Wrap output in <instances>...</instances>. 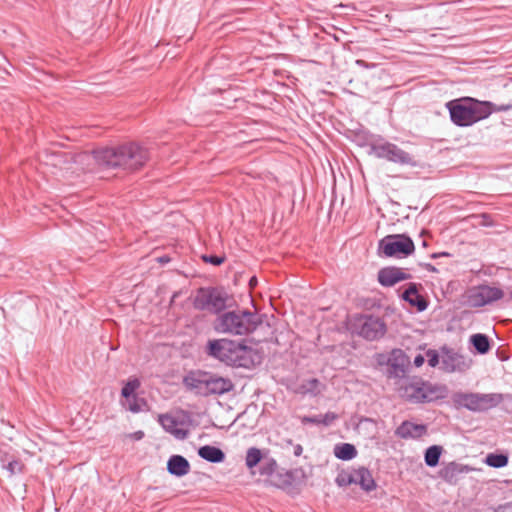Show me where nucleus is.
<instances>
[{"instance_id": "nucleus-7", "label": "nucleus", "mask_w": 512, "mask_h": 512, "mask_svg": "<svg viewBox=\"0 0 512 512\" xmlns=\"http://www.w3.org/2000/svg\"><path fill=\"white\" fill-rule=\"evenodd\" d=\"M379 248L387 257H401L412 254L415 246L408 236L396 234L384 237Z\"/></svg>"}, {"instance_id": "nucleus-3", "label": "nucleus", "mask_w": 512, "mask_h": 512, "mask_svg": "<svg viewBox=\"0 0 512 512\" xmlns=\"http://www.w3.org/2000/svg\"><path fill=\"white\" fill-rule=\"evenodd\" d=\"M446 107L452 122L458 126H470L487 118L493 111L492 103L479 102L470 97L449 101Z\"/></svg>"}, {"instance_id": "nucleus-39", "label": "nucleus", "mask_w": 512, "mask_h": 512, "mask_svg": "<svg viewBox=\"0 0 512 512\" xmlns=\"http://www.w3.org/2000/svg\"><path fill=\"white\" fill-rule=\"evenodd\" d=\"M302 451H303L302 447L300 445H297L296 448H295L294 454L296 456H300Z\"/></svg>"}, {"instance_id": "nucleus-1", "label": "nucleus", "mask_w": 512, "mask_h": 512, "mask_svg": "<svg viewBox=\"0 0 512 512\" xmlns=\"http://www.w3.org/2000/svg\"><path fill=\"white\" fill-rule=\"evenodd\" d=\"M148 160V151L134 142L103 148L95 151L94 154L81 153L73 158V162L77 166L74 171L90 170L91 163L96 161L104 167L121 168L134 172L143 168Z\"/></svg>"}, {"instance_id": "nucleus-25", "label": "nucleus", "mask_w": 512, "mask_h": 512, "mask_svg": "<svg viewBox=\"0 0 512 512\" xmlns=\"http://www.w3.org/2000/svg\"><path fill=\"white\" fill-rule=\"evenodd\" d=\"M123 399L124 400L122 401V405L133 413L140 412L142 410L143 405L145 404L144 400L138 398L136 394L129 398Z\"/></svg>"}, {"instance_id": "nucleus-29", "label": "nucleus", "mask_w": 512, "mask_h": 512, "mask_svg": "<svg viewBox=\"0 0 512 512\" xmlns=\"http://www.w3.org/2000/svg\"><path fill=\"white\" fill-rule=\"evenodd\" d=\"M277 468V463L273 458H266L264 459V462L261 466L260 473L263 475H271L275 472Z\"/></svg>"}, {"instance_id": "nucleus-34", "label": "nucleus", "mask_w": 512, "mask_h": 512, "mask_svg": "<svg viewBox=\"0 0 512 512\" xmlns=\"http://www.w3.org/2000/svg\"><path fill=\"white\" fill-rule=\"evenodd\" d=\"M426 357H427L428 364L431 367H435L439 363V357L435 350H428L426 352Z\"/></svg>"}, {"instance_id": "nucleus-4", "label": "nucleus", "mask_w": 512, "mask_h": 512, "mask_svg": "<svg viewBox=\"0 0 512 512\" xmlns=\"http://www.w3.org/2000/svg\"><path fill=\"white\" fill-rule=\"evenodd\" d=\"M262 323L259 315L246 310L229 311L220 314L214 323L219 333L246 335L252 333Z\"/></svg>"}, {"instance_id": "nucleus-41", "label": "nucleus", "mask_w": 512, "mask_h": 512, "mask_svg": "<svg viewBox=\"0 0 512 512\" xmlns=\"http://www.w3.org/2000/svg\"><path fill=\"white\" fill-rule=\"evenodd\" d=\"M251 287H254L257 284V280L255 277H252L249 282Z\"/></svg>"}, {"instance_id": "nucleus-14", "label": "nucleus", "mask_w": 512, "mask_h": 512, "mask_svg": "<svg viewBox=\"0 0 512 512\" xmlns=\"http://www.w3.org/2000/svg\"><path fill=\"white\" fill-rule=\"evenodd\" d=\"M234 388L233 382L229 378L209 374L207 383V396L210 394H224Z\"/></svg>"}, {"instance_id": "nucleus-33", "label": "nucleus", "mask_w": 512, "mask_h": 512, "mask_svg": "<svg viewBox=\"0 0 512 512\" xmlns=\"http://www.w3.org/2000/svg\"><path fill=\"white\" fill-rule=\"evenodd\" d=\"M338 418V415L334 412H327L324 415H320V424L323 425H330L332 422H334Z\"/></svg>"}, {"instance_id": "nucleus-30", "label": "nucleus", "mask_w": 512, "mask_h": 512, "mask_svg": "<svg viewBox=\"0 0 512 512\" xmlns=\"http://www.w3.org/2000/svg\"><path fill=\"white\" fill-rule=\"evenodd\" d=\"M354 481H355V479H354L353 471L341 472L336 478V483L339 486H348V485L354 484Z\"/></svg>"}, {"instance_id": "nucleus-12", "label": "nucleus", "mask_w": 512, "mask_h": 512, "mask_svg": "<svg viewBox=\"0 0 512 512\" xmlns=\"http://www.w3.org/2000/svg\"><path fill=\"white\" fill-rule=\"evenodd\" d=\"M409 278V275L397 267H386L378 272V281L382 286L390 287Z\"/></svg>"}, {"instance_id": "nucleus-38", "label": "nucleus", "mask_w": 512, "mask_h": 512, "mask_svg": "<svg viewBox=\"0 0 512 512\" xmlns=\"http://www.w3.org/2000/svg\"><path fill=\"white\" fill-rule=\"evenodd\" d=\"M425 362V358L422 355H417L414 359V365L416 367H421Z\"/></svg>"}, {"instance_id": "nucleus-19", "label": "nucleus", "mask_w": 512, "mask_h": 512, "mask_svg": "<svg viewBox=\"0 0 512 512\" xmlns=\"http://www.w3.org/2000/svg\"><path fill=\"white\" fill-rule=\"evenodd\" d=\"M268 451L264 452L257 447H250L245 455V465L252 472L253 469L260 464L264 459Z\"/></svg>"}, {"instance_id": "nucleus-13", "label": "nucleus", "mask_w": 512, "mask_h": 512, "mask_svg": "<svg viewBox=\"0 0 512 512\" xmlns=\"http://www.w3.org/2000/svg\"><path fill=\"white\" fill-rule=\"evenodd\" d=\"M208 376L209 373L206 372H192L184 378V384L187 388L207 396Z\"/></svg>"}, {"instance_id": "nucleus-28", "label": "nucleus", "mask_w": 512, "mask_h": 512, "mask_svg": "<svg viewBox=\"0 0 512 512\" xmlns=\"http://www.w3.org/2000/svg\"><path fill=\"white\" fill-rule=\"evenodd\" d=\"M407 398L415 400V401H421L425 398V395L421 388H417L414 385H409L405 387V394Z\"/></svg>"}, {"instance_id": "nucleus-24", "label": "nucleus", "mask_w": 512, "mask_h": 512, "mask_svg": "<svg viewBox=\"0 0 512 512\" xmlns=\"http://www.w3.org/2000/svg\"><path fill=\"white\" fill-rule=\"evenodd\" d=\"M471 342L473 344V346L475 347V349L481 353V354H485L489 351L490 349V344H489V339L486 335L484 334H474L471 336Z\"/></svg>"}, {"instance_id": "nucleus-23", "label": "nucleus", "mask_w": 512, "mask_h": 512, "mask_svg": "<svg viewBox=\"0 0 512 512\" xmlns=\"http://www.w3.org/2000/svg\"><path fill=\"white\" fill-rule=\"evenodd\" d=\"M443 448L439 445L430 446L424 455L425 463L430 467H435L439 463Z\"/></svg>"}, {"instance_id": "nucleus-36", "label": "nucleus", "mask_w": 512, "mask_h": 512, "mask_svg": "<svg viewBox=\"0 0 512 512\" xmlns=\"http://www.w3.org/2000/svg\"><path fill=\"white\" fill-rule=\"evenodd\" d=\"M301 421L303 424H307V423L320 424V416H315V417L305 416L301 419Z\"/></svg>"}, {"instance_id": "nucleus-31", "label": "nucleus", "mask_w": 512, "mask_h": 512, "mask_svg": "<svg viewBox=\"0 0 512 512\" xmlns=\"http://www.w3.org/2000/svg\"><path fill=\"white\" fill-rule=\"evenodd\" d=\"M321 387H322L321 383L316 378L308 380L306 382V384L304 385V388L307 392H311L314 394L320 393Z\"/></svg>"}, {"instance_id": "nucleus-6", "label": "nucleus", "mask_w": 512, "mask_h": 512, "mask_svg": "<svg viewBox=\"0 0 512 512\" xmlns=\"http://www.w3.org/2000/svg\"><path fill=\"white\" fill-rule=\"evenodd\" d=\"M503 401L500 393H464L458 396V403L468 410L481 412L498 406Z\"/></svg>"}, {"instance_id": "nucleus-42", "label": "nucleus", "mask_w": 512, "mask_h": 512, "mask_svg": "<svg viewBox=\"0 0 512 512\" xmlns=\"http://www.w3.org/2000/svg\"><path fill=\"white\" fill-rule=\"evenodd\" d=\"M439 255H440V256H448V255H449V253L444 252V253H441V254H439Z\"/></svg>"}, {"instance_id": "nucleus-26", "label": "nucleus", "mask_w": 512, "mask_h": 512, "mask_svg": "<svg viewBox=\"0 0 512 512\" xmlns=\"http://www.w3.org/2000/svg\"><path fill=\"white\" fill-rule=\"evenodd\" d=\"M140 387V381L137 378H130L121 390L122 398H129L136 394L137 389Z\"/></svg>"}, {"instance_id": "nucleus-21", "label": "nucleus", "mask_w": 512, "mask_h": 512, "mask_svg": "<svg viewBox=\"0 0 512 512\" xmlns=\"http://www.w3.org/2000/svg\"><path fill=\"white\" fill-rule=\"evenodd\" d=\"M198 454L201 458L213 463L222 462L225 458V455L221 449L210 445L201 447L198 450Z\"/></svg>"}, {"instance_id": "nucleus-11", "label": "nucleus", "mask_w": 512, "mask_h": 512, "mask_svg": "<svg viewBox=\"0 0 512 512\" xmlns=\"http://www.w3.org/2000/svg\"><path fill=\"white\" fill-rule=\"evenodd\" d=\"M408 366L409 358L402 350L395 349L391 352L388 358V367L390 374L396 377L402 376L405 374Z\"/></svg>"}, {"instance_id": "nucleus-5", "label": "nucleus", "mask_w": 512, "mask_h": 512, "mask_svg": "<svg viewBox=\"0 0 512 512\" xmlns=\"http://www.w3.org/2000/svg\"><path fill=\"white\" fill-rule=\"evenodd\" d=\"M229 297L216 289L200 288L193 299V306L197 310H209L218 313L227 308Z\"/></svg>"}, {"instance_id": "nucleus-2", "label": "nucleus", "mask_w": 512, "mask_h": 512, "mask_svg": "<svg viewBox=\"0 0 512 512\" xmlns=\"http://www.w3.org/2000/svg\"><path fill=\"white\" fill-rule=\"evenodd\" d=\"M207 349L210 356L231 366L249 368L259 359L252 348L226 338L210 340Z\"/></svg>"}, {"instance_id": "nucleus-22", "label": "nucleus", "mask_w": 512, "mask_h": 512, "mask_svg": "<svg viewBox=\"0 0 512 512\" xmlns=\"http://www.w3.org/2000/svg\"><path fill=\"white\" fill-rule=\"evenodd\" d=\"M334 455L341 460H351L356 457L357 450L350 443H342L335 446Z\"/></svg>"}, {"instance_id": "nucleus-16", "label": "nucleus", "mask_w": 512, "mask_h": 512, "mask_svg": "<svg viewBox=\"0 0 512 512\" xmlns=\"http://www.w3.org/2000/svg\"><path fill=\"white\" fill-rule=\"evenodd\" d=\"M159 422L167 432L171 433L177 439L186 438L188 434L187 430L180 428L176 419L171 415H160Z\"/></svg>"}, {"instance_id": "nucleus-18", "label": "nucleus", "mask_w": 512, "mask_h": 512, "mask_svg": "<svg viewBox=\"0 0 512 512\" xmlns=\"http://www.w3.org/2000/svg\"><path fill=\"white\" fill-rule=\"evenodd\" d=\"M353 475L355 479L354 484L360 485L363 490L372 491L376 488V483L368 469L360 467L353 470Z\"/></svg>"}, {"instance_id": "nucleus-17", "label": "nucleus", "mask_w": 512, "mask_h": 512, "mask_svg": "<svg viewBox=\"0 0 512 512\" xmlns=\"http://www.w3.org/2000/svg\"><path fill=\"white\" fill-rule=\"evenodd\" d=\"M167 470L173 475L184 476L188 474L190 464L183 456L173 455L167 462Z\"/></svg>"}, {"instance_id": "nucleus-40", "label": "nucleus", "mask_w": 512, "mask_h": 512, "mask_svg": "<svg viewBox=\"0 0 512 512\" xmlns=\"http://www.w3.org/2000/svg\"><path fill=\"white\" fill-rule=\"evenodd\" d=\"M356 64L363 66V67H368V64L364 60H357Z\"/></svg>"}, {"instance_id": "nucleus-15", "label": "nucleus", "mask_w": 512, "mask_h": 512, "mask_svg": "<svg viewBox=\"0 0 512 512\" xmlns=\"http://www.w3.org/2000/svg\"><path fill=\"white\" fill-rule=\"evenodd\" d=\"M396 435L403 439H418L427 433V427L422 424H415L404 421L395 431Z\"/></svg>"}, {"instance_id": "nucleus-10", "label": "nucleus", "mask_w": 512, "mask_h": 512, "mask_svg": "<svg viewBox=\"0 0 512 512\" xmlns=\"http://www.w3.org/2000/svg\"><path fill=\"white\" fill-rule=\"evenodd\" d=\"M386 332L384 322L376 317H367L362 323L360 335L368 340H375L382 337Z\"/></svg>"}, {"instance_id": "nucleus-9", "label": "nucleus", "mask_w": 512, "mask_h": 512, "mask_svg": "<svg viewBox=\"0 0 512 512\" xmlns=\"http://www.w3.org/2000/svg\"><path fill=\"white\" fill-rule=\"evenodd\" d=\"M375 154L379 158L399 164H413L412 157L405 151L391 143H385L374 147Z\"/></svg>"}, {"instance_id": "nucleus-35", "label": "nucleus", "mask_w": 512, "mask_h": 512, "mask_svg": "<svg viewBox=\"0 0 512 512\" xmlns=\"http://www.w3.org/2000/svg\"><path fill=\"white\" fill-rule=\"evenodd\" d=\"M203 259L205 262H209L213 265H220L224 261V258L217 256H204Z\"/></svg>"}, {"instance_id": "nucleus-43", "label": "nucleus", "mask_w": 512, "mask_h": 512, "mask_svg": "<svg viewBox=\"0 0 512 512\" xmlns=\"http://www.w3.org/2000/svg\"><path fill=\"white\" fill-rule=\"evenodd\" d=\"M65 169H71L72 167L69 165L64 166Z\"/></svg>"}, {"instance_id": "nucleus-37", "label": "nucleus", "mask_w": 512, "mask_h": 512, "mask_svg": "<svg viewBox=\"0 0 512 512\" xmlns=\"http://www.w3.org/2000/svg\"><path fill=\"white\" fill-rule=\"evenodd\" d=\"M129 438L133 439V440H141L143 437H144V432L143 431H136L134 433H131L128 435Z\"/></svg>"}, {"instance_id": "nucleus-20", "label": "nucleus", "mask_w": 512, "mask_h": 512, "mask_svg": "<svg viewBox=\"0 0 512 512\" xmlns=\"http://www.w3.org/2000/svg\"><path fill=\"white\" fill-rule=\"evenodd\" d=\"M403 298L411 305L416 306L419 311H423L427 307L426 301L419 295L415 284H410L409 288L404 292Z\"/></svg>"}, {"instance_id": "nucleus-27", "label": "nucleus", "mask_w": 512, "mask_h": 512, "mask_svg": "<svg viewBox=\"0 0 512 512\" xmlns=\"http://www.w3.org/2000/svg\"><path fill=\"white\" fill-rule=\"evenodd\" d=\"M486 463L491 467L500 468L508 463V458L502 454H489Z\"/></svg>"}, {"instance_id": "nucleus-8", "label": "nucleus", "mask_w": 512, "mask_h": 512, "mask_svg": "<svg viewBox=\"0 0 512 512\" xmlns=\"http://www.w3.org/2000/svg\"><path fill=\"white\" fill-rule=\"evenodd\" d=\"M503 296L504 292L499 287L480 285L467 291L466 301L471 307H482L502 299Z\"/></svg>"}, {"instance_id": "nucleus-32", "label": "nucleus", "mask_w": 512, "mask_h": 512, "mask_svg": "<svg viewBox=\"0 0 512 512\" xmlns=\"http://www.w3.org/2000/svg\"><path fill=\"white\" fill-rule=\"evenodd\" d=\"M6 469L10 475L18 474L24 470V464L19 460H13L8 463Z\"/></svg>"}]
</instances>
